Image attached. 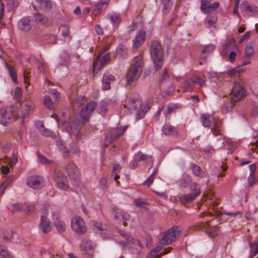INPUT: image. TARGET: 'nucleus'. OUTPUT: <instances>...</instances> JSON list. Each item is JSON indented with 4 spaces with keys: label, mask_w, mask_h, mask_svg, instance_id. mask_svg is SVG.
<instances>
[{
    "label": "nucleus",
    "mask_w": 258,
    "mask_h": 258,
    "mask_svg": "<svg viewBox=\"0 0 258 258\" xmlns=\"http://www.w3.org/2000/svg\"><path fill=\"white\" fill-rule=\"evenodd\" d=\"M97 106L96 102L93 101L87 103L85 107L82 109L80 114V119L76 118L71 123L68 132L70 134L78 136L81 126L88 121L91 113Z\"/></svg>",
    "instance_id": "1"
},
{
    "label": "nucleus",
    "mask_w": 258,
    "mask_h": 258,
    "mask_svg": "<svg viewBox=\"0 0 258 258\" xmlns=\"http://www.w3.org/2000/svg\"><path fill=\"white\" fill-rule=\"evenodd\" d=\"M143 57L141 55H138L134 58L126 74L128 85H132L139 79L143 70Z\"/></svg>",
    "instance_id": "2"
},
{
    "label": "nucleus",
    "mask_w": 258,
    "mask_h": 258,
    "mask_svg": "<svg viewBox=\"0 0 258 258\" xmlns=\"http://www.w3.org/2000/svg\"><path fill=\"white\" fill-rule=\"evenodd\" d=\"M150 54L156 70L160 69L163 64L164 51L161 44L157 40L151 42Z\"/></svg>",
    "instance_id": "3"
},
{
    "label": "nucleus",
    "mask_w": 258,
    "mask_h": 258,
    "mask_svg": "<svg viewBox=\"0 0 258 258\" xmlns=\"http://www.w3.org/2000/svg\"><path fill=\"white\" fill-rule=\"evenodd\" d=\"M182 231V228L181 226H176L161 233L158 236L160 244L162 245L170 244L180 236Z\"/></svg>",
    "instance_id": "4"
},
{
    "label": "nucleus",
    "mask_w": 258,
    "mask_h": 258,
    "mask_svg": "<svg viewBox=\"0 0 258 258\" xmlns=\"http://www.w3.org/2000/svg\"><path fill=\"white\" fill-rule=\"evenodd\" d=\"M231 94L232 101L234 103L238 102L246 95V90L244 88V83L242 81L240 80L235 83Z\"/></svg>",
    "instance_id": "5"
},
{
    "label": "nucleus",
    "mask_w": 258,
    "mask_h": 258,
    "mask_svg": "<svg viewBox=\"0 0 258 258\" xmlns=\"http://www.w3.org/2000/svg\"><path fill=\"white\" fill-rule=\"evenodd\" d=\"M141 99L138 94H134L125 100L123 108L132 113L141 108Z\"/></svg>",
    "instance_id": "6"
},
{
    "label": "nucleus",
    "mask_w": 258,
    "mask_h": 258,
    "mask_svg": "<svg viewBox=\"0 0 258 258\" xmlns=\"http://www.w3.org/2000/svg\"><path fill=\"white\" fill-rule=\"evenodd\" d=\"M190 189L192 191V193L182 194L179 196V200L182 204H185L192 202L200 194V189L196 182L191 183Z\"/></svg>",
    "instance_id": "7"
},
{
    "label": "nucleus",
    "mask_w": 258,
    "mask_h": 258,
    "mask_svg": "<svg viewBox=\"0 0 258 258\" xmlns=\"http://www.w3.org/2000/svg\"><path fill=\"white\" fill-rule=\"evenodd\" d=\"M72 230L78 234L82 235L87 231V227L83 219L80 216H75L71 220Z\"/></svg>",
    "instance_id": "8"
},
{
    "label": "nucleus",
    "mask_w": 258,
    "mask_h": 258,
    "mask_svg": "<svg viewBox=\"0 0 258 258\" xmlns=\"http://www.w3.org/2000/svg\"><path fill=\"white\" fill-rule=\"evenodd\" d=\"M240 11L244 17H249L258 13V7L246 1H244L240 5Z\"/></svg>",
    "instance_id": "9"
},
{
    "label": "nucleus",
    "mask_w": 258,
    "mask_h": 258,
    "mask_svg": "<svg viewBox=\"0 0 258 258\" xmlns=\"http://www.w3.org/2000/svg\"><path fill=\"white\" fill-rule=\"evenodd\" d=\"M54 179L58 187L63 190H67L69 188L66 177L64 174L57 169H54Z\"/></svg>",
    "instance_id": "10"
},
{
    "label": "nucleus",
    "mask_w": 258,
    "mask_h": 258,
    "mask_svg": "<svg viewBox=\"0 0 258 258\" xmlns=\"http://www.w3.org/2000/svg\"><path fill=\"white\" fill-rule=\"evenodd\" d=\"M111 214L115 220L119 222H122L124 226L127 225L126 221L130 218V216L128 213L116 207L112 208Z\"/></svg>",
    "instance_id": "11"
},
{
    "label": "nucleus",
    "mask_w": 258,
    "mask_h": 258,
    "mask_svg": "<svg viewBox=\"0 0 258 258\" xmlns=\"http://www.w3.org/2000/svg\"><path fill=\"white\" fill-rule=\"evenodd\" d=\"M110 60V56L109 53H106L102 54L99 53L96 60L93 62V70H98V71L101 70L105 63H107Z\"/></svg>",
    "instance_id": "12"
},
{
    "label": "nucleus",
    "mask_w": 258,
    "mask_h": 258,
    "mask_svg": "<svg viewBox=\"0 0 258 258\" xmlns=\"http://www.w3.org/2000/svg\"><path fill=\"white\" fill-rule=\"evenodd\" d=\"M52 3L50 0H35L33 4V8L35 11L47 12L52 8Z\"/></svg>",
    "instance_id": "13"
},
{
    "label": "nucleus",
    "mask_w": 258,
    "mask_h": 258,
    "mask_svg": "<svg viewBox=\"0 0 258 258\" xmlns=\"http://www.w3.org/2000/svg\"><path fill=\"white\" fill-rule=\"evenodd\" d=\"M43 179L39 176H32L27 179V185L34 189H40L42 187Z\"/></svg>",
    "instance_id": "14"
},
{
    "label": "nucleus",
    "mask_w": 258,
    "mask_h": 258,
    "mask_svg": "<svg viewBox=\"0 0 258 258\" xmlns=\"http://www.w3.org/2000/svg\"><path fill=\"white\" fill-rule=\"evenodd\" d=\"M20 105L21 108V115L23 118L32 112L35 108L34 104L31 101L23 102Z\"/></svg>",
    "instance_id": "15"
},
{
    "label": "nucleus",
    "mask_w": 258,
    "mask_h": 258,
    "mask_svg": "<svg viewBox=\"0 0 258 258\" xmlns=\"http://www.w3.org/2000/svg\"><path fill=\"white\" fill-rule=\"evenodd\" d=\"M125 130L126 127L124 128L123 130L119 128L112 129L110 133L106 135V140L107 142L109 143H112L119 138V137L122 135Z\"/></svg>",
    "instance_id": "16"
},
{
    "label": "nucleus",
    "mask_w": 258,
    "mask_h": 258,
    "mask_svg": "<svg viewBox=\"0 0 258 258\" xmlns=\"http://www.w3.org/2000/svg\"><path fill=\"white\" fill-rule=\"evenodd\" d=\"M80 248L86 254L92 256L94 253V246L89 240H83L81 244Z\"/></svg>",
    "instance_id": "17"
},
{
    "label": "nucleus",
    "mask_w": 258,
    "mask_h": 258,
    "mask_svg": "<svg viewBox=\"0 0 258 258\" xmlns=\"http://www.w3.org/2000/svg\"><path fill=\"white\" fill-rule=\"evenodd\" d=\"M53 224L57 231L59 233L63 232L66 229V225L63 221L60 220L58 213H53L52 214Z\"/></svg>",
    "instance_id": "18"
},
{
    "label": "nucleus",
    "mask_w": 258,
    "mask_h": 258,
    "mask_svg": "<svg viewBox=\"0 0 258 258\" xmlns=\"http://www.w3.org/2000/svg\"><path fill=\"white\" fill-rule=\"evenodd\" d=\"M12 110L2 108L0 110V123L7 125L12 117Z\"/></svg>",
    "instance_id": "19"
},
{
    "label": "nucleus",
    "mask_w": 258,
    "mask_h": 258,
    "mask_svg": "<svg viewBox=\"0 0 258 258\" xmlns=\"http://www.w3.org/2000/svg\"><path fill=\"white\" fill-rule=\"evenodd\" d=\"M145 39L146 32L142 30L139 31L133 41V48L137 49L141 46L144 43Z\"/></svg>",
    "instance_id": "20"
},
{
    "label": "nucleus",
    "mask_w": 258,
    "mask_h": 258,
    "mask_svg": "<svg viewBox=\"0 0 258 258\" xmlns=\"http://www.w3.org/2000/svg\"><path fill=\"white\" fill-rule=\"evenodd\" d=\"M181 108V105L179 103H170L167 105L162 106V109H163V114L167 117L171 114V113L174 112L176 110Z\"/></svg>",
    "instance_id": "21"
},
{
    "label": "nucleus",
    "mask_w": 258,
    "mask_h": 258,
    "mask_svg": "<svg viewBox=\"0 0 258 258\" xmlns=\"http://www.w3.org/2000/svg\"><path fill=\"white\" fill-rule=\"evenodd\" d=\"M71 100L72 106L74 109L80 107L87 101L85 97L76 95H72L71 96Z\"/></svg>",
    "instance_id": "22"
},
{
    "label": "nucleus",
    "mask_w": 258,
    "mask_h": 258,
    "mask_svg": "<svg viewBox=\"0 0 258 258\" xmlns=\"http://www.w3.org/2000/svg\"><path fill=\"white\" fill-rule=\"evenodd\" d=\"M20 30L24 31H29L32 26L31 20L29 17H26L20 20L18 23Z\"/></svg>",
    "instance_id": "23"
},
{
    "label": "nucleus",
    "mask_w": 258,
    "mask_h": 258,
    "mask_svg": "<svg viewBox=\"0 0 258 258\" xmlns=\"http://www.w3.org/2000/svg\"><path fill=\"white\" fill-rule=\"evenodd\" d=\"M39 228L45 233H47L50 231L51 228L50 224V221L46 216L42 215L41 216Z\"/></svg>",
    "instance_id": "24"
},
{
    "label": "nucleus",
    "mask_w": 258,
    "mask_h": 258,
    "mask_svg": "<svg viewBox=\"0 0 258 258\" xmlns=\"http://www.w3.org/2000/svg\"><path fill=\"white\" fill-rule=\"evenodd\" d=\"M209 222L210 221H207L205 222H202L201 223V226L205 228L209 227L210 229L206 230V233L210 237H214L219 234V227L218 226L210 227Z\"/></svg>",
    "instance_id": "25"
},
{
    "label": "nucleus",
    "mask_w": 258,
    "mask_h": 258,
    "mask_svg": "<svg viewBox=\"0 0 258 258\" xmlns=\"http://www.w3.org/2000/svg\"><path fill=\"white\" fill-rule=\"evenodd\" d=\"M114 76L110 74L104 75L102 82V89L103 90H108L110 89V84L115 80Z\"/></svg>",
    "instance_id": "26"
},
{
    "label": "nucleus",
    "mask_w": 258,
    "mask_h": 258,
    "mask_svg": "<svg viewBox=\"0 0 258 258\" xmlns=\"http://www.w3.org/2000/svg\"><path fill=\"white\" fill-rule=\"evenodd\" d=\"M67 171L69 176H74V178H78L79 175V172L77 166L73 164H70L67 167Z\"/></svg>",
    "instance_id": "27"
},
{
    "label": "nucleus",
    "mask_w": 258,
    "mask_h": 258,
    "mask_svg": "<svg viewBox=\"0 0 258 258\" xmlns=\"http://www.w3.org/2000/svg\"><path fill=\"white\" fill-rule=\"evenodd\" d=\"M34 20L37 24H44L48 21V18L41 13H37L34 15Z\"/></svg>",
    "instance_id": "28"
},
{
    "label": "nucleus",
    "mask_w": 258,
    "mask_h": 258,
    "mask_svg": "<svg viewBox=\"0 0 258 258\" xmlns=\"http://www.w3.org/2000/svg\"><path fill=\"white\" fill-rule=\"evenodd\" d=\"M120 234L122 235L125 240H122L118 242L119 244L121 245L123 247L131 243H134V239L127 233L124 231H121Z\"/></svg>",
    "instance_id": "29"
},
{
    "label": "nucleus",
    "mask_w": 258,
    "mask_h": 258,
    "mask_svg": "<svg viewBox=\"0 0 258 258\" xmlns=\"http://www.w3.org/2000/svg\"><path fill=\"white\" fill-rule=\"evenodd\" d=\"M162 131L166 135H176L177 134L175 127L170 124H165L163 126Z\"/></svg>",
    "instance_id": "30"
},
{
    "label": "nucleus",
    "mask_w": 258,
    "mask_h": 258,
    "mask_svg": "<svg viewBox=\"0 0 258 258\" xmlns=\"http://www.w3.org/2000/svg\"><path fill=\"white\" fill-rule=\"evenodd\" d=\"M191 170L192 173L196 176L200 178H203L206 176L205 172L198 165L192 164L191 165Z\"/></svg>",
    "instance_id": "31"
},
{
    "label": "nucleus",
    "mask_w": 258,
    "mask_h": 258,
    "mask_svg": "<svg viewBox=\"0 0 258 258\" xmlns=\"http://www.w3.org/2000/svg\"><path fill=\"white\" fill-rule=\"evenodd\" d=\"M37 128L44 136L51 137L52 135V132L50 130L46 128L43 122H40V125H38Z\"/></svg>",
    "instance_id": "32"
},
{
    "label": "nucleus",
    "mask_w": 258,
    "mask_h": 258,
    "mask_svg": "<svg viewBox=\"0 0 258 258\" xmlns=\"http://www.w3.org/2000/svg\"><path fill=\"white\" fill-rule=\"evenodd\" d=\"M191 177L187 174H184L181 177L179 180V185L182 187H186L188 185H190L191 183Z\"/></svg>",
    "instance_id": "33"
},
{
    "label": "nucleus",
    "mask_w": 258,
    "mask_h": 258,
    "mask_svg": "<svg viewBox=\"0 0 258 258\" xmlns=\"http://www.w3.org/2000/svg\"><path fill=\"white\" fill-rule=\"evenodd\" d=\"M116 54L120 57L125 58L128 54V49L124 45H120L116 49Z\"/></svg>",
    "instance_id": "34"
},
{
    "label": "nucleus",
    "mask_w": 258,
    "mask_h": 258,
    "mask_svg": "<svg viewBox=\"0 0 258 258\" xmlns=\"http://www.w3.org/2000/svg\"><path fill=\"white\" fill-rule=\"evenodd\" d=\"M210 115L209 114H202L201 116V121L205 127H210L211 122L210 120Z\"/></svg>",
    "instance_id": "35"
},
{
    "label": "nucleus",
    "mask_w": 258,
    "mask_h": 258,
    "mask_svg": "<svg viewBox=\"0 0 258 258\" xmlns=\"http://www.w3.org/2000/svg\"><path fill=\"white\" fill-rule=\"evenodd\" d=\"M7 68L9 71V75L12 78L13 81L15 83L17 84L18 81L17 76L14 68L12 66L10 65H7Z\"/></svg>",
    "instance_id": "36"
},
{
    "label": "nucleus",
    "mask_w": 258,
    "mask_h": 258,
    "mask_svg": "<svg viewBox=\"0 0 258 258\" xmlns=\"http://www.w3.org/2000/svg\"><path fill=\"white\" fill-rule=\"evenodd\" d=\"M158 170L155 169L152 172L150 176L147 178V179L144 182V185L149 187L150 185L153 182L155 176L157 174Z\"/></svg>",
    "instance_id": "37"
},
{
    "label": "nucleus",
    "mask_w": 258,
    "mask_h": 258,
    "mask_svg": "<svg viewBox=\"0 0 258 258\" xmlns=\"http://www.w3.org/2000/svg\"><path fill=\"white\" fill-rule=\"evenodd\" d=\"M110 20L113 24H118L121 22L120 15L116 13H113L110 14Z\"/></svg>",
    "instance_id": "38"
},
{
    "label": "nucleus",
    "mask_w": 258,
    "mask_h": 258,
    "mask_svg": "<svg viewBox=\"0 0 258 258\" xmlns=\"http://www.w3.org/2000/svg\"><path fill=\"white\" fill-rule=\"evenodd\" d=\"M254 51V47L252 43H249L247 44L245 48V53L247 57L251 56Z\"/></svg>",
    "instance_id": "39"
},
{
    "label": "nucleus",
    "mask_w": 258,
    "mask_h": 258,
    "mask_svg": "<svg viewBox=\"0 0 258 258\" xmlns=\"http://www.w3.org/2000/svg\"><path fill=\"white\" fill-rule=\"evenodd\" d=\"M209 3L210 2L207 0H201L200 9L203 13H208Z\"/></svg>",
    "instance_id": "40"
},
{
    "label": "nucleus",
    "mask_w": 258,
    "mask_h": 258,
    "mask_svg": "<svg viewBox=\"0 0 258 258\" xmlns=\"http://www.w3.org/2000/svg\"><path fill=\"white\" fill-rule=\"evenodd\" d=\"M234 103V102H232V100L230 102L225 103L222 108L223 112L227 113L231 111L233 108Z\"/></svg>",
    "instance_id": "41"
},
{
    "label": "nucleus",
    "mask_w": 258,
    "mask_h": 258,
    "mask_svg": "<svg viewBox=\"0 0 258 258\" xmlns=\"http://www.w3.org/2000/svg\"><path fill=\"white\" fill-rule=\"evenodd\" d=\"M37 156L38 159V161L41 164H51L53 162L52 160H49L46 159L45 156L41 154L39 152L37 153Z\"/></svg>",
    "instance_id": "42"
},
{
    "label": "nucleus",
    "mask_w": 258,
    "mask_h": 258,
    "mask_svg": "<svg viewBox=\"0 0 258 258\" xmlns=\"http://www.w3.org/2000/svg\"><path fill=\"white\" fill-rule=\"evenodd\" d=\"M149 156L142 153L141 152H138L134 156V160L136 162H140L141 161H144L147 160Z\"/></svg>",
    "instance_id": "43"
},
{
    "label": "nucleus",
    "mask_w": 258,
    "mask_h": 258,
    "mask_svg": "<svg viewBox=\"0 0 258 258\" xmlns=\"http://www.w3.org/2000/svg\"><path fill=\"white\" fill-rule=\"evenodd\" d=\"M22 90L20 87H16L15 90V98L19 104L22 103Z\"/></svg>",
    "instance_id": "44"
},
{
    "label": "nucleus",
    "mask_w": 258,
    "mask_h": 258,
    "mask_svg": "<svg viewBox=\"0 0 258 258\" xmlns=\"http://www.w3.org/2000/svg\"><path fill=\"white\" fill-rule=\"evenodd\" d=\"M172 0H161L162 4L164 5L163 9V13L169 10L172 6Z\"/></svg>",
    "instance_id": "45"
},
{
    "label": "nucleus",
    "mask_w": 258,
    "mask_h": 258,
    "mask_svg": "<svg viewBox=\"0 0 258 258\" xmlns=\"http://www.w3.org/2000/svg\"><path fill=\"white\" fill-rule=\"evenodd\" d=\"M44 104L46 107L51 109H52L54 106V103L51 101V99L49 96H45L44 98Z\"/></svg>",
    "instance_id": "46"
},
{
    "label": "nucleus",
    "mask_w": 258,
    "mask_h": 258,
    "mask_svg": "<svg viewBox=\"0 0 258 258\" xmlns=\"http://www.w3.org/2000/svg\"><path fill=\"white\" fill-rule=\"evenodd\" d=\"M250 255L253 256L258 253V245L255 243H249Z\"/></svg>",
    "instance_id": "47"
},
{
    "label": "nucleus",
    "mask_w": 258,
    "mask_h": 258,
    "mask_svg": "<svg viewBox=\"0 0 258 258\" xmlns=\"http://www.w3.org/2000/svg\"><path fill=\"white\" fill-rule=\"evenodd\" d=\"M213 120L214 121L213 126L211 130L212 132L215 135H218L220 134V130L218 124V122L216 121V117H213Z\"/></svg>",
    "instance_id": "48"
},
{
    "label": "nucleus",
    "mask_w": 258,
    "mask_h": 258,
    "mask_svg": "<svg viewBox=\"0 0 258 258\" xmlns=\"http://www.w3.org/2000/svg\"><path fill=\"white\" fill-rule=\"evenodd\" d=\"M215 48V46L212 44H208L204 46V49L202 50V53H211L214 51Z\"/></svg>",
    "instance_id": "49"
},
{
    "label": "nucleus",
    "mask_w": 258,
    "mask_h": 258,
    "mask_svg": "<svg viewBox=\"0 0 258 258\" xmlns=\"http://www.w3.org/2000/svg\"><path fill=\"white\" fill-rule=\"evenodd\" d=\"M191 81L193 83L199 84L200 86H203L205 83V81L202 79L198 76L194 77L191 79Z\"/></svg>",
    "instance_id": "50"
},
{
    "label": "nucleus",
    "mask_w": 258,
    "mask_h": 258,
    "mask_svg": "<svg viewBox=\"0 0 258 258\" xmlns=\"http://www.w3.org/2000/svg\"><path fill=\"white\" fill-rule=\"evenodd\" d=\"M217 18L214 16H208L206 21L210 27L213 26L216 22Z\"/></svg>",
    "instance_id": "51"
},
{
    "label": "nucleus",
    "mask_w": 258,
    "mask_h": 258,
    "mask_svg": "<svg viewBox=\"0 0 258 258\" xmlns=\"http://www.w3.org/2000/svg\"><path fill=\"white\" fill-rule=\"evenodd\" d=\"M134 203L138 207H143L146 205V202L142 199H136L134 200Z\"/></svg>",
    "instance_id": "52"
},
{
    "label": "nucleus",
    "mask_w": 258,
    "mask_h": 258,
    "mask_svg": "<svg viewBox=\"0 0 258 258\" xmlns=\"http://www.w3.org/2000/svg\"><path fill=\"white\" fill-rule=\"evenodd\" d=\"M191 81H186L183 83V88L184 91L188 92L191 90L192 86L191 84Z\"/></svg>",
    "instance_id": "53"
},
{
    "label": "nucleus",
    "mask_w": 258,
    "mask_h": 258,
    "mask_svg": "<svg viewBox=\"0 0 258 258\" xmlns=\"http://www.w3.org/2000/svg\"><path fill=\"white\" fill-rule=\"evenodd\" d=\"M15 180L14 176L8 177L6 180L1 184L5 189L9 185V184Z\"/></svg>",
    "instance_id": "54"
},
{
    "label": "nucleus",
    "mask_w": 258,
    "mask_h": 258,
    "mask_svg": "<svg viewBox=\"0 0 258 258\" xmlns=\"http://www.w3.org/2000/svg\"><path fill=\"white\" fill-rule=\"evenodd\" d=\"M137 111L136 115L137 120L142 119L144 117L145 115L146 112L144 111L141 108H139Z\"/></svg>",
    "instance_id": "55"
},
{
    "label": "nucleus",
    "mask_w": 258,
    "mask_h": 258,
    "mask_svg": "<svg viewBox=\"0 0 258 258\" xmlns=\"http://www.w3.org/2000/svg\"><path fill=\"white\" fill-rule=\"evenodd\" d=\"M219 3L218 2H215L213 4L209 3V7L208 8V13L212 11H215L218 9L219 7Z\"/></svg>",
    "instance_id": "56"
},
{
    "label": "nucleus",
    "mask_w": 258,
    "mask_h": 258,
    "mask_svg": "<svg viewBox=\"0 0 258 258\" xmlns=\"http://www.w3.org/2000/svg\"><path fill=\"white\" fill-rule=\"evenodd\" d=\"M0 255L4 258H9L10 254L8 250L4 248V247L0 245Z\"/></svg>",
    "instance_id": "57"
},
{
    "label": "nucleus",
    "mask_w": 258,
    "mask_h": 258,
    "mask_svg": "<svg viewBox=\"0 0 258 258\" xmlns=\"http://www.w3.org/2000/svg\"><path fill=\"white\" fill-rule=\"evenodd\" d=\"M49 93L53 96L56 100L59 99L60 97V94L56 89H51L49 90Z\"/></svg>",
    "instance_id": "58"
},
{
    "label": "nucleus",
    "mask_w": 258,
    "mask_h": 258,
    "mask_svg": "<svg viewBox=\"0 0 258 258\" xmlns=\"http://www.w3.org/2000/svg\"><path fill=\"white\" fill-rule=\"evenodd\" d=\"M92 222H93V226L95 228H96L98 230L102 231L104 229V227H105V225H103L100 222H98L96 221H93Z\"/></svg>",
    "instance_id": "59"
},
{
    "label": "nucleus",
    "mask_w": 258,
    "mask_h": 258,
    "mask_svg": "<svg viewBox=\"0 0 258 258\" xmlns=\"http://www.w3.org/2000/svg\"><path fill=\"white\" fill-rule=\"evenodd\" d=\"M121 167L119 164H115L113 167V171L112 172V176H113L114 174L119 173L120 172Z\"/></svg>",
    "instance_id": "60"
},
{
    "label": "nucleus",
    "mask_w": 258,
    "mask_h": 258,
    "mask_svg": "<svg viewBox=\"0 0 258 258\" xmlns=\"http://www.w3.org/2000/svg\"><path fill=\"white\" fill-rule=\"evenodd\" d=\"M169 78V76L168 74L167 70L166 69H164L162 74L161 75V80L166 81Z\"/></svg>",
    "instance_id": "61"
},
{
    "label": "nucleus",
    "mask_w": 258,
    "mask_h": 258,
    "mask_svg": "<svg viewBox=\"0 0 258 258\" xmlns=\"http://www.w3.org/2000/svg\"><path fill=\"white\" fill-rule=\"evenodd\" d=\"M71 152L74 154L79 155L80 151L79 149L75 146V144H73L71 147Z\"/></svg>",
    "instance_id": "62"
},
{
    "label": "nucleus",
    "mask_w": 258,
    "mask_h": 258,
    "mask_svg": "<svg viewBox=\"0 0 258 258\" xmlns=\"http://www.w3.org/2000/svg\"><path fill=\"white\" fill-rule=\"evenodd\" d=\"M252 109L251 114L253 116H256L258 114V105L254 102Z\"/></svg>",
    "instance_id": "63"
},
{
    "label": "nucleus",
    "mask_w": 258,
    "mask_h": 258,
    "mask_svg": "<svg viewBox=\"0 0 258 258\" xmlns=\"http://www.w3.org/2000/svg\"><path fill=\"white\" fill-rule=\"evenodd\" d=\"M95 32L99 35H103V30L102 27L98 24L95 26Z\"/></svg>",
    "instance_id": "64"
}]
</instances>
